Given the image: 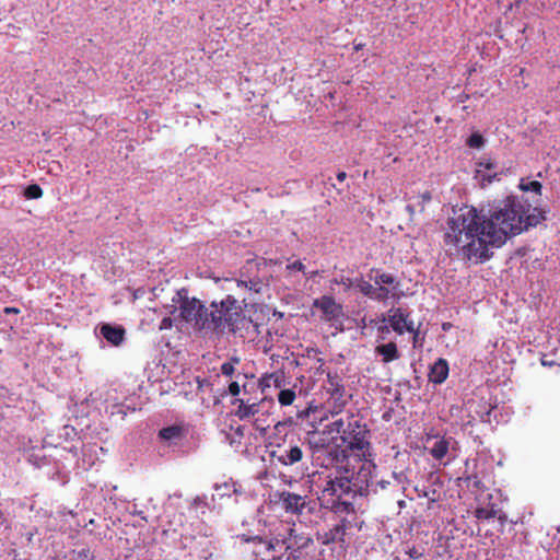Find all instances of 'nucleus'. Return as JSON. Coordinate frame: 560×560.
I'll return each mask as SVG.
<instances>
[{"instance_id":"a211bd4d","label":"nucleus","mask_w":560,"mask_h":560,"mask_svg":"<svg viewBox=\"0 0 560 560\" xmlns=\"http://www.w3.org/2000/svg\"><path fill=\"white\" fill-rule=\"evenodd\" d=\"M98 334L112 346L118 347L124 342L126 331L119 325L105 323L100 326Z\"/></svg>"},{"instance_id":"338daca9","label":"nucleus","mask_w":560,"mask_h":560,"mask_svg":"<svg viewBox=\"0 0 560 560\" xmlns=\"http://www.w3.org/2000/svg\"><path fill=\"white\" fill-rule=\"evenodd\" d=\"M394 560H399V557H395Z\"/></svg>"},{"instance_id":"2eb2a0df","label":"nucleus","mask_w":560,"mask_h":560,"mask_svg":"<svg viewBox=\"0 0 560 560\" xmlns=\"http://www.w3.org/2000/svg\"><path fill=\"white\" fill-rule=\"evenodd\" d=\"M314 306L320 310L326 320L338 318L342 314V307L332 296L323 295L314 301Z\"/></svg>"},{"instance_id":"8fccbe9b","label":"nucleus","mask_w":560,"mask_h":560,"mask_svg":"<svg viewBox=\"0 0 560 560\" xmlns=\"http://www.w3.org/2000/svg\"><path fill=\"white\" fill-rule=\"evenodd\" d=\"M490 415H491V409H487L483 413H481L480 418H481V421L482 422H490Z\"/></svg>"},{"instance_id":"a19ab883","label":"nucleus","mask_w":560,"mask_h":560,"mask_svg":"<svg viewBox=\"0 0 560 560\" xmlns=\"http://www.w3.org/2000/svg\"><path fill=\"white\" fill-rule=\"evenodd\" d=\"M78 560H94V557L89 548H83L78 551Z\"/></svg>"},{"instance_id":"1a4fd4ad","label":"nucleus","mask_w":560,"mask_h":560,"mask_svg":"<svg viewBox=\"0 0 560 560\" xmlns=\"http://www.w3.org/2000/svg\"><path fill=\"white\" fill-rule=\"evenodd\" d=\"M376 475V466L372 463H364L358 472L350 478L354 495L375 493Z\"/></svg>"},{"instance_id":"72a5a7b5","label":"nucleus","mask_w":560,"mask_h":560,"mask_svg":"<svg viewBox=\"0 0 560 560\" xmlns=\"http://www.w3.org/2000/svg\"><path fill=\"white\" fill-rule=\"evenodd\" d=\"M358 283V288L360 290V292L364 295V296H368L370 299H374V294H375V288L373 284H371L370 282L368 281H364L363 279H360V280H357Z\"/></svg>"},{"instance_id":"f704fd0d","label":"nucleus","mask_w":560,"mask_h":560,"mask_svg":"<svg viewBox=\"0 0 560 560\" xmlns=\"http://www.w3.org/2000/svg\"><path fill=\"white\" fill-rule=\"evenodd\" d=\"M240 363L237 357H232L229 361L222 363L221 373L225 376L231 377L235 372V365Z\"/></svg>"},{"instance_id":"f3484780","label":"nucleus","mask_w":560,"mask_h":560,"mask_svg":"<svg viewBox=\"0 0 560 560\" xmlns=\"http://www.w3.org/2000/svg\"><path fill=\"white\" fill-rule=\"evenodd\" d=\"M477 501L478 506L475 510V516L478 520H490L497 517L502 524L506 521V515L502 513L497 503L489 502L485 505V501H482L481 498H478Z\"/></svg>"},{"instance_id":"cd10ccee","label":"nucleus","mask_w":560,"mask_h":560,"mask_svg":"<svg viewBox=\"0 0 560 560\" xmlns=\"http://www.w3.org/2000/svg\"><path fill=\"white\" fill-rule=\"evenodd\" d=\"M213 491L218 501L221 502L224 498H230L232 494L236 493V488L233 482H223L215 483L213 486Z\"/></svg>"},{"instance_id":"bb28decb","label":"nucleus","mask_w":560,"mask_h":560,"mask_svg":"<svg viewBox=\"0 0 560 560\" xmlns=\"http://www.w3.org/2000/svg\"><path fill=\"white\" fill-rule=\"evenodd\" d=\"M529 211H530V208L528 210H524V221H525L524 223L526 225V230L529 226H536L537 224H539L541 221H544L546 219L544 211H541L538 208H533L532 212H529Z\"/></svg>"},{"instance_id":"0e129e2a","label":"nucleus","mask_w":560,"mask_h":560,"mask_svg":"<svg viewBox=\"0 0 560 560\" xmlns=\"http://www.w3.org/2000/svg\"><path fill=\"white\" fill-rule=\"evenodd\" d=\"M491 498H492V494H487L488 500H491Z\"/></svg>"},{"instance_id":"f03ea898","label":"nucleus","mask_w":560,"mask_h":560,"mask_svg":"<svg viewBox=\"0 0 560 560\" xmlns=\"http://www.w3.org/2000/svg\"><path fill=\"white\" fill-rule=\"evenodd\" d=\"M529 208L524 197L509 196L488 210L486 221L495 247H501L509 237L526 230L524 210Z\"/></svg>"},{"instance_id":"0eeeda50","label":"nucleus","mask_w":560,"mask_h":560,"mask_svg":"<svg viewBox=\"0 0 560 560\" xmlns=\"http://www.w3.org/2000/svg\"><path fill=\"white\" fill-rule=\"evenodd\" d=\"M270 457L282 466H296L302 468V475L307 470V460L304 454L303 443L290 442L285 446L277 445V447L270 452Z\"/></svg>"},{"instance_id":"f8f14e48","label":"nucleus","mask_w":560,"mask_h":560,"mask_svg":"<svg viewBox=\"0 0 560 560\" xmlns=\"http://www.w3.org/2000/svg\"><path fill=\"white\" fill-rule=\"evenodd\" d=\"M387 322L390 328L398 335H404L406 331H415L413 320L409 318V313L400 307H393L388 311L387 317L383 318Z\"/></svg>"},{"instance_id":"9b49d317","label":"nucleus","mask_w":560,"mask_h":560,"mask_svg":"<svg viewBox=\"0 0 560 560\" xmlns=\"http://www.w3.org/2000/svg\"><path fill=\"white\" fill-rule=\"evenodd\" d=\"M327 393L329 394V399L334 401L332 413H339L343 406L347 404L348 398L346 397V389L342 384V380L338 376V374H327Z\"/></svg>"},{"instance_id":"5fc2aeb1","label":"nucleus","mask_w":560,"mask_h":560,"mask_svg":"<svg viewBox=\"0 0 560 560\" xmlns=\"http://www.w3.org/2000/svg\"><path fill=\"white\" fill-rule=\"evenodd\" d=\"M304 275H305L308 279H313V278H315V277L318 275V271H311V272H305V271H304Z\"/></svg>"},{"instance_id":"ddd939ff","label":"nucleus","mask_w":560,"mask_h":560,"mask_svg":"<svg viewBox=\"0 0 560 560\" xmlns=\"http://www.w3.org/2000/svg\"><path fill=\"white\" fill-rule=\"evenodd\" d=\"M188 434V429L184 423H175L162 428L159 433V440L167 446H176L182 443Z\"/></svg>"},{"instance_id":"7ed1b4c3","label":"nucleus","mask_w":560,"mask_h":560,"mask_svg":"<svg viewBox=\"0 0 560 560\" xmlns=\"http://www.w3.org/2000/svg\"><path fill=\"white\" fill-rule=\"evenodd\" d=\"M329 433H336L331 442L341 448L345 456L352 454L358 457H365L370 451V430L354 415H347L338 418L326 425Z\"/></svg>"},{"instance_id":"c03bdc74","label":"nucleus","mask_w":560,"mask_h":560,"mask_svg":"<svg viewBox=\"0 0 560 560\" xmlns=\"http://www.w3.org/2000/svg\"><path fill=\"white\" fill-rule=\"evenodd\" d=\"M229 393L232 395V396H237L240 393H241V387L238 385L237 382H232L230 385H229Z\"/></svg>"},{"instance_id":"412c9836","label":"nucleus","mask_w":560,"mask_h":560,"mask_svg":"<svg viewBox=\"0 0 560 560\" xmlns=\"http://www.w3.org/2000/svg\"><path fill=\"white\" fill-rule=\"evenodd\" d=\"M264 400L259 402H248L243 399H236L234 404H237L235 415L241 420H248L259 413Z\"/></svg>"},{"instance_id":"b1692460","label":"nucleus","mask_w":560,"mask_h":560,"mask_svg":"<svg viewBox=\"0 0 560 560\" xmlns=\"http://www.w3.org/2000/svg\"><path fill=\"white\" fill-rule=\"evenodd\" d=\"M226 282L231 284H235L238 289L248 291L249 293L259 294L262 292L265 288V283L259 278H254L249 280H230L226 279Z\"/></svg>"},{"instance_id":"4468645a","label":"nucleus","mask_w":560,"mask_h":560,"mask_svg":"<svg viewBox=\"0 0 560 560\" xmlns=\"http://www.w3.org/2000/svg\"><path fill=\"white\" fill-rule=\"evenodd\" d=\"M347 530V522L341 520L338 524L334 525L328 530L318 532L316 535V539L319 544L324 546H329L331 544L343 542Z\"/></svg>"},{"instance_id":"7c9ffc66","label":"nucleus","mask_w":560,"mask_h":560,"mask_svg":"<svg viewBox=\"0 0 560 560\" xmlns=\"http://www.w3.org/2000/svg\"><path fill=\"white\" fill-rule=\"evenodd\" d=\"M374 282L376 285H388V288L396 285L399 288L398 281H396V278L390 273H377L374 278Z\"/></svg>"},{"instance_id":"13d9d810","label":"nucleus","mask_w":560,"mask_h":560,"mask_svg":"<svg viewBox=\"0 0 560 560\" xmlns=\"http://www.w3.org/2000/svg\"><path fill=\"white\" fill-rule=\"evenodd\" d=\"M4 312L5 313H19V310L18 308H14V307H5L4 308Z\"/></svg>"},{"instance_id":"49530a36","label":"nucleus","mask_w":560,"mask_h":560,"mask_svg":"<svg viewBox=\"0 0 560 560\" xmlns=\"http://www.w3.org/2000/svg\"><path fill=\"white\" fill-rule=\"evenodd\" d=\"M172 326V319L170 317H164L160 323V330L170 329Z\"/></svg>"},{"instance_id":"473e14b6","label":"nucleus","mask_w":560,"mask_h":560,"mask_svg":"<svg viewBox=\"0 0 560 560\" xmlns=\"http://www.w3.org/2000/svg\"><path fill=\"white\" fill-rule=\"evenodd\" d=\"M466 144L471 149H482L486 144V139L479 132H474L466 140Z\"/></svg>"},{"instance_id":"6e6552de","label":"nucleus","mask_w":560,"mask_h":560,"mask_svg":"<svg viewBox=\"0 0 560 560\" xmlns=\"http://www.w3.org/2000/svg\"><path fill=\"white\" fill-rule=\"evenodd\" d=\"M278 503L290 514L303 515L305 512L313 513L316 508L315 501L307 495L298 494L291 491H281L278 493Z\"/></svg>"},{"instance_id":"58836bf2","label":"nucleus","mask_w":560,"mask_h":560,"mask_svg":"<svg viewBox=\"0 0 560 560\" xmlns=\"http://www.w3.org/2000/svg\"><path fill=\"white\" fill-rule=\"evenodd\" d=\"M392 477L395 480L396 485L404 489V485L407 482L406 474L404 471H393Z\"/></svg>"},{"instance_id":"864d4df0","label":"nucleus","mask_w":560,"mask_h":560,"mask_svg":"<svg viewBox=\"0 0 560 560\" xmlns=\"http://www.w3.org/2000/svg\"><path fill=\"white\" fill-rule=\"evenodd\" d=\"M346 178H347V173H346V172H339V173L337 174V179H338L339 182H343Z\"/></svg>"},{"instance_id":"3c124183","label":"nucleus","mask_w":560,"mask_h":560,"mask_svg":"<svg viewBox=\"0 0 560 560\" xmlns=\"http://www.w3.org/2000/svg\"><path fill=\"white\" fill-rule=\"evenodd\" d=\"M406 211L408 212L410 220H412V218H413V215L416 213L415 207L412 205H407L406 206Z\"/></svg>"},{"instance_id":"c756f323","label":"nucleus","mask_w":560,"mask_h":560,"mask_svg":"<svg viewBox=\"0 0 560 560\" xmlns=\"http://www.w3.org/2000/svg\"><path fill=\"white\" fill-rule=\"evenodd\" d=\"M206 501L207 494L197 495L190 503V510L196 513L205 514L209 510V504Z\"/></svg>"},{"instance_id":"6e6d98bb","label":"nucleus","mask_w":560,"mask_h":560,"mask_svg":"<svg viewBox=\"0 0 560 560\" xmlns=\"http://www.w3.org/2000/svg\"><path fill=\"white\" fill-rule=\"evenodd\" d=\"M283 427H285V422H281V421H279V422H277V423L275 424V430L280 431V430H281V428H283Z\"/></svg>"},{"instance_id":"bf43d9fd","label":"nucleus","mask_w":560,"mask_h":560,"mask_svg":"<svg viewBox=\"0 0 560 560\" xmlns=\"http://www.w3.org/2000/svg\"><path fill=\"white\" fill-rule=\"evenodd\" d=\"M412 332H413V345L416 346V342H417V340H418V335H419V332H418L416 329H415V331H412Z\"/></svg>"},{"instance_id":"69168bd1","label":"nucleus","mask_w":560,"mask_h":560,"mask_svg":"<svg viewBox=\"0 0 560 560\" xmlns=\"http://www.w3.org/2000/svg\"><path fill=\"white\" fill-rule=\"evenodd\" d=\"M256 429L265 430V428H260L258 424H256Z\"/></svg>"},{"instance_id":"423d86ee","label":"nucleus","mask_w":560,"mask_h":560,"mask_svg":"<svg viewBox=\"0 0 560 560\" xmlns=\"http://www.w3.org/2000/svg\"><path fill=\"white\" fill-rule=\"evenodd\" d=\"M166 308L171 315L178 313V318L208 337V306H206L199 299L189 296L188 290L180 289L174 291L171 304H167Z\"/></svg>"},{"instance_id":"2f4dec72","label":"nucleus","mask_w":560,"mask_h":560,"mask_svg":"<svg viewBox=\"0 0 560 560\" xmlns=\"http://www.w3.org/2000/svg\"><path fill=\"white\" fill-rule=\"evenodd\" d=\"M296 398V394L291 388L281 389L278 394V401L281 406H291Z\"/></svg>"},{"instance_id":"37998d69","label":"nucleus","mask_w":560,"mask_h":560,"mask_svg":"<svg viewBox=\"0 0 560 560\" xmlns=\"http://www.w3.org/2000/svg\"><path fill=\"white\" fill-rule=\"evenodd\" d=\"M479 167H485L486 170H492L495 167V163L491 159H482L478 163Z\"/></svg>"},{"instance_id":"aec40b11","label":"nucleus","mask_w":560,"mask_h":560,"mask_svg":"<svg viewBox=\"0 0 560 560\" xmlns=\"http://www.w3.org/2000/svg\"><path fill=\"white\" fill-rule=\"evenodd\" d=\"M448 363L445 359H438L429 371V381L434 384H442L448 376Z\"/></svg>"},{"instance_id":"6ab92c4d","label":"nucleus","mask_w":560,"mask_h":560,"mask_svg":"<svg viewBox=\"0 0 560 560\" xmlns=\"http://www.w3.org/2000/svg\"><path fill=\"white\" fill-rule=\"evenodd\" d=\"M477 462V458L467 459L464 474L459 478L468 489L480 490L483 487L481 479L476 474Z\"/></svg>"},{"instance_id":"4be33fe9","label":"nucleus","mask_w":560,"mask_h":560,"mask_svg":"<svg viewBox=\"0 0 560 560\" xmlns=\"http://www.w3.org/2000/svg\"><path fill=\"white\" fill-rule=\"evenodd\" d=\"M329 434L330 433L328 432L326 427L323 431H316V432L308 433L307 443H308L310 447L314 452H319V451L324 450L326 446H328V444L330 442V440L328 438Z\"/></svg>"},{"instance_id":"5701e85b","label":"nucleus","mask_w":560,"mask_h":560,"mask_svg":"<svg viewBox=\"0 0 560 560\" xmlns=\"http://www.w3.org/2000/svg\"><path fill=\"white\" fill-rule=\"evenodd\" d=\"M375 353L382 357L383 363L393 362L400 357L397 345L393 341L376 346Z\"/></svg>"},{"instance_id":"de8ad7c7","label":"nucleus","mask_w":560,"mask_h":560,"mask_svg":"<svg viewBox=\"0 0 560 560\" xmlns=\"http://www.w3.org/2000/svg\"><path fill=\"white\" fill-rule=\"evenodd\" d=\"M130 514L137 515V516L141 517V520L147 521V516L144 515L143 511L138 510L136 504L132 505V508L130 510Z\"/></svg>"},{"instance_id":"c85d7f7f","label":"nucleus","mask_w":560,"mask_h":560,"mask_svg":"<svg viewBox=\"0 0 560 560\" xmlns=\"http://www.w3.org/2000/svg\"><path fill=\"white\" fill-rule=\"evenodd\" d=\"M282 384L283 377L278 373L266 374L259 380V386L262 390L269 387L281 388Z\"/></svg>"},{"instance_id":"e433bc0d","label":"nucleus","mask_w":560,"mask_h":560,"mask_svg":"<svg viewBox=\"0 0 560 560\" xmlns=\"http://www.w3.org/2000/svg\"><path fill=\"white\" fill-rule=\"evenodd\" d=\"M43 190L37 184L28 185L24 190V196L27 199H37L42 197Z\"/></svg>"},{"instance_id":"79ce46f5","label":"nucleus","mask_w":560,"mask_h":560,"mask_svg":"<svg viewBox=\"0 0 560 560\" xmlns=\"http://www.w3.org/2000/svg\"><path fill=\"white\" fill-rule=\"evenodd\" d=\"M304 269H305V266L300 260H296L292 264L287 265V270L304 272Z\"/></svg>"},{"instance_id":"39448f33","label":"nucleus","mask_w":560,"mask_h":560,"mask_svg":"<svg viewBox=\"0 0 560 560\" xmlns=\"http://www.w3.org/2000/svg\"><path fill=\"white\" fill-rule=\"evenodd\" d=\"M354 497L351 479L347 475H336L326 480L317 499L323 509L337 515H349L354 513Z\"/></svg>"},{"instance_id":"393cba45","label":"nucleus","mask_w":560,"mask_h":560,"mask_svg":"<svg viewBox=\"0 0 560 560\" xmlns=\"http://www.w3.org/2000/svg\"><path fill=\"white\" fill-rule=\"evenodd\" d=\"M451 446V439L444 436H436L435 442L430 447L429 453L435 460H442L448 453Z\"/></svg>"},{"instance_id":"603ef678","label":"nucleus","mask_w":560,"mask_h":560,"mask_svg":"<svg viewBox=\"0 0 560 560\" xmlns=\"http://www.w3.org/2000/svg\"><path fill=\"white\" fill-rule=\"evenodd\" d=\"M389 327L390 326H388V325L380 326L378 327V332H381L382 335L388 334L389 332Z\"/></svg>"},{"instance_id":"dca6fc26","label":"nucleus","mask_w":560,"mask_h":560,"mask_svg":"<svg viewBox=\"0 0 560 560\" xmlns=\"http://www.w3.org/2000/svg\"><path fill=\"white\" fill-rule=\"evenodd\" d=\"M401 547L409 560H427L425 556L430 549L428 541L418 538L404 541Z\"/></svg>"},{"instance_id":"20e7f679","label":"nucleus","mask_w":560,"mask_h":560,"mask_svg":"<svg viewBox=\"0 0 560 560\" xmlns=\"http://www.w3.org/2000/svg\"><path fill=\"white\" fill-rule=\"evenodd\" d=\"M209 330L208 337H221L225 334H235L245 316L233 295H226L221 301H212L208 306Z\"/></svg>"},{"instance_id":"c9c22d12","label":"nucleus","mask_w":560,"mask_h":560,"mask_svg":"<svg viewBox=\"0 0 560 560\" xmlns=\"http://www.w3.org/2000/svg\"><path fill=\"white\" fill-rule=\"evenodd\" d=\"M518 187L523 191H534L536 194H540L542 186L537 180L525 182L524 179H521Z\"/></svg>"},{"instance_id":"9d476101","label":"nucleus","mask_w":560,"mask_h":560,"mask_svg":"<svg viewBox=\"0 0 560 560\" xmlns=\"http://www.w3.org/2000/svg\"><path fill=\"white\" fill-rule=\"evenodd\" d=\"M285 541L278 538L258 539L255 542L254 556L256 560H285Z\"/></svg>"},{"instance_id":"4d7b16f0","label":"nucleus","mask_w":560,"mask_h":560,"mask_svg":"<svg viewBox=\"0 0 560 560\" xmlns=\"http://www.w3.org/2000/svg\"><path fill=\"white\" fill-rule=\"evenodd\" d=\"M541 364L544 366H552L555 364V362L553 361H547V360L542 359L541 360Z\"/></svg>"},{"instance_id":"052dcab7","label":"nucleus","mask_w":560,"mask_h":560,"mask_svg":"<svg viewBox=\"0 0 560 560\" xmlns=\"http://www.w3.org/2000/svg\"><path fill=\"white\" fill-rule=\"evenodd\" d=\"M494 177H497V174H494L493 176H488L487 180L491 183Z\"/></svg>"},{"instance_id":"f257e3e1","label":"nucleus","mask_w":560,"mask_h":560,"mask_svg":"<svg viewBox=\"0 0 560 560\" xmlns=\"http://www.w3.org/2000/svg\"><path fill=\"white\" fill-rule=\"evenodd\" d=\"M443 242L446 252L457 259L481 264L489 260L495 247L483 209L464 206L447 219Z\"/></svg>"},{"instance_id":"680f3d73","label":"nucleus","mask_w":560,"mask_h":560,"mask_svg":"<svg viewBox=\"0 0 560 560\" xmlns=\"http://www.w3.org/2000/svg\"><path fill=\"white\" fill-rule=\"evenodd\" d=\"M65 430H66L67 432H68L69 430H70V431H72V432L74 431V429H73V428H70V427H65Z\"/></svg>"},{"instance_id":"a878e982","label":"nucleus","mask_w":560,"mask_h":560,"mask_svg":"<svg viewBox=\"0 0 560 560\" xmlns=\"http://www.w3.org/2000/svg\"><path fill=\"white\" fill-rule=\"evenodd\" d=\"M402 293L400 292L399 288L394 285L393 288L384 287V285H377L375 288V294L374 299L376 301H386L388 299L399 300L401 298Z\"/></svg>"},{"instance_id":"a18cd8bd","label":"nucleus","mask_w":560,"mask_h":560,"mask_svg":"<svg viewBox=\"0 0 560 560\" xmlns=\"http://www.w3.org/2000/svg\"><path fill=\"white\" fill-rule=\"evenodd\" d=\"M375 483V493L377 492L378 489H386L387 486L390 485L388 480L378 479L377 477Z\"/></svg>"},{"instance_id":"09e8293b","label":"nucleus","mask_w":560,"mask_h":560,"mask_svg":"<svg viewBox=\"0 0 560 560\" xmlns=\"http://www.w3.org/2000/svg\"><path fill=\"white\" fill-rule=\"evenodd\" d=\"M421 200H422V207H421V210H423L424 208V203L430 201L431 200V194L425 191L421 195Z\"/></svg>"},{"instance_id":"ea45409f","label":"nucleus","mask_w":560,"mask_h":560,"mask_svg":"<svg viewBox=\"0 0 560 560\" xmlns=\"http://www.w3.org/2000/svg\"><path fill=\"white\" fill-rule=\"evenodd\" d=\"M209 504V510H215L221 506V502L218 501L214 493H211L210 495L207 494V501Z\"/></svg>"},{"instance_id":"e2e57ef3","label":"nucleus","mask_w":560,"mask_h":560,"mask_svg":"<svg viewBox=\"0 0 560 560\" xmlns=\"http://www.w3.org/2000/svg\"><path fill=\"white\" fill-rule=\"evenodd\" d=\"M362 47H363V45H362V44H358V45L355 46V49H357V50H359V49H361Z\"/></svg>"},{"instance_id":"4c0bfd02","label":"nucleus","mask_w":560,"mask_h":560,"mask_svg":"<svg viewBox=\"0 0 560 560\" xmlns=\"http://www.w3.org/2000/svg\"><path fill=\"white\" fill-rule=\"evenodd\" d=\"M332 282L342 285L346 291L350 290L354 285V281L351 278L345 276L335 278Z\"/></svg>"}]
</instances>
